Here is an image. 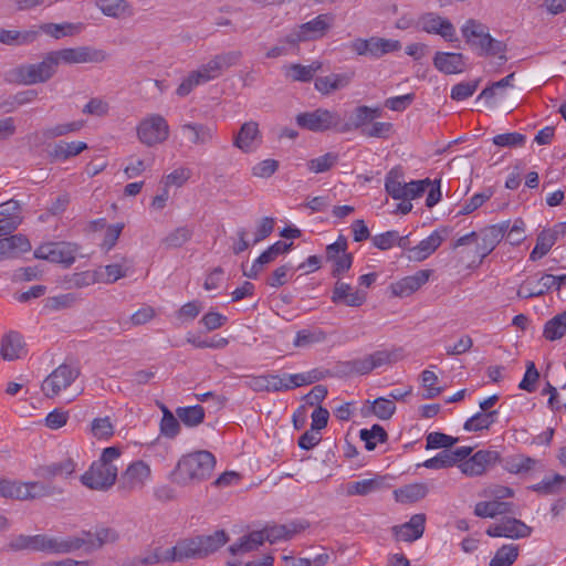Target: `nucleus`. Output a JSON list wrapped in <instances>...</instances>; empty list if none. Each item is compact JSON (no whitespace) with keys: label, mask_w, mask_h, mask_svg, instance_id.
Returning <instances> with one entry per match:
<instances>
[{"label":"nucleus","mask_w":566,"mask_h":566,"mask_svg":"<svg viewBox=\"0 0 566 566\" xmlns=\"http://www.w3.org/2000/svg\"><path fill=\"white\" fill-rule=\"evenodd\" d=\"M216 465L214 455L206 450L188 453L178 461L171 480L179 485L200 483L210 478Z\"/></svg>","instance_id":"obj_1"},{"label":"nucleus","mask_w":566,"mask_h":566,"mask_svg":"<svg viewBox=\"0 0 566 566\" xmlns=\"http://www.w3.org/2000/svg\"><path fill=\"white\" fill-rule=\"evenodd\" d=\"M120 449L117 447L105 448L99 459L94 461L90 469L81 475L82 484L91 490H109L117 481L118 469L114 461L120 457Z\"/></svg>","instance_id":"obj_2"},{"label":"nucleus","mask_w":566,"mask_h":566,"mask_svg":"<svg viewBox=\"0 0 566 566\" xmlns=\"http://www.w3.org/2000/svg\"><path fill=\"white\" fill-rule=\"evenodd\" d=\"M81 542L77 539L67 541L66 538L49 537L44 534L38 535H18L10 539L7 544V551H33L45 552L51 554H67L78 551Z\"/></svg>","instance_id":"obj_3"},{"label":"nucleus","mask_w":566,"mask_h":566,"mask_svg":"<svg viewBox=\"0 0 566 566\" xmlns=\"http://www.w3.org/2000/svg\"><path fill=\"white\" fill-rule=\"evenodd\" d=\"M57 71L56 60L51 52L39 63L22 64L9 73L11 83L33 85L50 81Z\"/></svg>","instance_id":"obj_4"},{"label":"nucleus","mask_w":566,"mask_h":566,"mask_svg":"<svg viewBox=\"0 0 566 566\" xmlns=\"http://www.w3.org/2000/svg\"><path fill=\"white\" fill-rule=\"evenodd\" d=\"M51 489L41 482H20L0 479V496L19 501L51 495Z\"/></svg>","instance_id":"obj_5"},{"label":"nucleus","mask_w":566,"mask_h":566,"mask_svg":"<svg viewBox=\"0 0 566 566\" xmlns=\"http://www.w3.org/2000/svg\"><path fill=\"white\" fill-rule=\"evenodd\" d=\"M296 124L311 132H325L334 129L339 133L340 115L326 108H317L313 112L300 113Z\"/></svg>","instance_id":"obj_6"},{"label":"nucleus","mask_w":566,"mask_h":566,"mask_svg":"<svg viewBox=\"0 0 566 566\" xmlns=\"http://www.w3.org/2000/svg\"><path fill=\"white\" fill-rule=\"evenodd\" d=\"M78 249L80 247L76 243L64 241L46 242L35 249L34 258L60 263L69 268L75 262Z\"/></svg>","instance_id":"obj_7"},{"label":"nucleus","mask_w":566,"mask_h":566,"mask_svg":"<svg viewBox=\"0 0 566 566\" xmlns=\"http://www.w3.org/2000/svg\"><path fill=\"white\" fill-rule=\"evenodd\" d=\"M137 136L148 147L161 144L169 136L168 123L161 115H150L138 124Z\"/></svg>","instance_id":"obj_8"},{"label":"nucleus","mask_w":566,"mask_h":566,"mask_svg":"<svg viewBox=\"0 0 566 566\" xmlns=\"http://www.w3.org/2000/svg\"><path fill=\"white\" fill-rule=\"evenodd\" d=\"M349 48L358 55L378 59L387 53L399 51L401 44L398 40L371 36L369 39H355L350 42Z\"/></svg>","instance_id":"obj_9"},{"label":"nucleus","mask_w":566,"mask_h":566,"mask_svg":"<svg viewBox=\"0 0 566 566\" xmlns=\"http://www.w3.org/2000/svg\"><path fill=\"white\" fill-rule=\"evenodd\" d=\"M51 53L55 57L57 66L60 63H102L108 57L104 50L93 49L91 46L67 48L51 51Z\"/></svg>","instance_id":"obj_10"},{"label":"nucleus","mask_w":566,"mask_h":566,"mask_svg":"<svg viewBox=\"0 0 566 566\" xmlns=\"http://www.w3.org/2000/svg\"><path fill=\"white\" fill-rule=\"evenodd\" d=\"M80 376V369L66 364L60 365L43 381L42 391L49 398H53L66 389Z\"/></svg>","instance_id":"obj_11"},{"label":"nucleus","mask_w":566,"mask_h":566,"mask_svg":"<svg viewBox=\"0 0 566 566\" xmlns=\"http://www.w3.org/2000/svg\"><path fill=\"white\" fill-rule=\"evenodd\" d=\"M150 476V468L144 461H134L117 476L118 490L129 493L142 489Z\"/></svg>","instance_id":"obj_12"},{"label":"nucleus","mask_w":566,"mask_h":566,"mask_svg":"<svg viewBox=\"0 0 566 566\" xmlns=\"http://www.w3.org/2000/svg\"><path fill=\"white\" fill-rule=\"evenodd\" d=\"M461 32L465 42L476 50L479 55H485L488 46L492 43V36L486 25L474 19H469L461 28Z\"/></svg>","instance_id":"obj_13"},{"label":"nucleus","mask_w":566,"mask_h":566,"mask_svg":"<svg viewBox=\"0 0 566 566\" xmlns=\"http://www.w3.org/2000/svg\"><path fill=\"white\" fill-rule=\"evenodd\" d=\"M509 221H503L497 224L485 227L478 232L476 253L481 260L488 256L496 248L505 237Z\"/></svg>","instance_id":"obj_14"},{"label":"nucleus","mask_w":566,"mask_h":566,"mask_svg":"<svg viewBox=\"0 0 566 566\" xmlns=\"http://www.w3.org/2000/svg\"><path fill=\"white\" fill-rule=\"evenodd\" d=\"M119 538L118 532L112 527H99L94 533L83 531L80 536H69L67 541L77 539L81 542L78 549L86 547L87 551H96L106 544H114Z\"/></svg>","instance_id":"obj_15"},{"label":"nucleus","mask_w":566,"mask_h":566,"mask_svg":"<svg viewBox=\"0 0 566 566\" xmlns=\"http://www.w3.org/2000/svg\"><path fill=\"white\" fill-rule=\"evenodd\" d=\"M531 533L532 527L514 517H504L486 530V534L491 537L525 538L528 537Z\"/></svg>","instance_id":"obj_16"},{"label":"nucleus","mask_w":566,"mask_h":566,"mask_svg":"<svg viewBox=\"0 0 566 566\" xmlns=\"http://www.w3.org/2000/svg\"><path fill=\"white\" fill-rule=\"evenodd\" d=\"M500 461L494 450H480L459 464L461 472L469 476L482 475L486 469Z\"/></svg>","instance_id":"obj_17"},{"label":"nucleus","mask_w":566,"mask_h":566,"mask_svg":"<svg viewBox=\"0 0 566 566\" xmlns=\"http://www.w3.org/2000/svg\"><path fill=\"white\" fill-rule=\"evenodd\" d=\"M382 109L380 107H369L366 105L357 106L348 122H343L340 117L339 133H348L355 129L366 128L368 123L381 117Z\"/></svg>","instance_id":"obj_18"},{"label":"nucleus","mask_w":566,"mask_h":566,"mask_svg":"<svg viewBox=\"0 0 566 566\" xmlns=\"http://www.w3.org/2000/svg\"><path fill=\"white\" fill-rule=\"evenodd\" d=\"M421 29L427 33L439 34L449 42L458 41L453 24L437 13H426L420 18Z\"/></svg>","instance_id":"obj_19"},{"label":"nucleus","mask_w":566,"mask_h":566,"mask_svg":"<svg viewBox=\"0 0 566 566\" xmlns=\"http://www.w3.org/2000/svg\"><path fill=\"white\" fill-rule=\"evenodd\" d=\"M430 275L431 270H419L412 275L405 276L390 284L391 294L397 297L410 296L428 282Z\"/></svg>","instance_id":"obj_20"},{"label":"nucleus","mask_w":566,"mask_h":566,"mask_svg":"<svg viewBox=\"0 0 566 566\" xmlns=\"http://www.w3.org/2000/svg\"><path fill=\"white\" fill-rule=\"evenodd\" d=\"M424 525L426 515L423 513H418L412 515L408 522L394 526L391 531L397 541L411 543L422 537Z\"/></svg>","instance_id":"obj_21"},{"label":"nucleus","mask_w":566,"mask_h":566,"mask_svg":"<svg viewBox=\"0 0 566 566\" xmlns=\"http://www.w3.org/2000/svg\"><path fill=\"white\" fill-rule=\"evenodd\" d=\"M334 23V17L331 13H322L308 22L298 25L300 32L305 36V41H316L324 38Z\"/></svg>","instance_id":"obj_22"},{"label":"nucleus","mask_w":566,"mask_h":566,"mask_svg":"<svg viewBox=\"0 0 566 566\" xmlns=\"http://www.w3.org/2000/svg\"><path fill=\"white\" fill-rule=\"evenodd\" d=\"M331 300L334 304L358 307L366 301V293L354 290L350 284L338 280L332 291Z\"/></svg>","instance_id":"obj_23"},{"label":"nucleus","mask_w":566,"mask_h":566,"mask_svg":"<svg viewBox=\"0 0 566 566\" xmlns=\"http://www.w3.org/2000/svg\"><path fill=\"white\" fill-rule=\"evenodd\" d=\"M555 275L543 274L539 279L527 277L517 290V297L532 298L547 293L554 287Z\"/></svg>","instance_id":"obj_24"},{"label":"nucleus","mask_w":566,"mask_h":566,"mask_svg":"<svg viewBox=\"0 0 566 566\" xmlns=\"http://www.w3.org/2000/svg\"><path fill=\"white\" fill-rule=\"evenodd\" d=\"M22 220V208L19 201L10 199L0 203V222L7 235L15 231Z\"/></svg>","instance_id":"obj_25"},{"label":"nucleus","mask_w":566,"mask_h":566,"mask_svg":"<svg viewBox=\"0 0 566 566\" xmlns=\"http://www.w3.org/2000/svg\"><path fill=\"white\" fill-rule=\"evenodd\" d=\"M31 250V243L23 234H13L0 239V261L15 259Z\"/></svg>","instance_id":"obj_26"},{"label":"nucleus","mask_w":566,"mask_h":566,"mask_svg":"<svg viewBox=\"0 0 566 566\" xmlns=\"http://www.w3.org/2000/svg\"><path fill=\"white\" fill-rule=\"evenodd\" d=\"M229 539V535L224 530H218L210 535L196 536L195 541L200 559L216 553L219 548L226 545Z\"/></svg>","instance_id":"obj_27"},{"label":"nucleus","mask_w":566,"mask_h":566,"mask_svg":"<svg viewBox=\"0 0 566 566\" xmlns=\"http://www.w3.org/2000/svg\"><path fill=\"white\" fill-rule=\"evenodd\" d=\"M354 77V72L332 73L326 76H318L314 86L323 95H329L335 91H339L348 86Z\"/></svg>","instance_id":"obj_28"},{"label":"nucleus","mask_w":566,"mask_h":566,"mask_svg":"<svg viewBox=\"0 0 566 566\" xmlns=\"http://www.w3.org/2000/svg\"><path fill=\"white\" fill-rule=\"evenodd\" d=\"M256 140L261 142V133L258 123L251 120L242 124L233 145L243 153H250L256 148L254 145Z\"/></svg>","instance_id":"obj_29"},{"label":"nucleus","mask_w":566,"mask_h":566,"mask_svg":"<svg viewBox=\"0 0 566 566\" xmlns=\"http://www.w3.org/2000/svg\"><path fill=\"white\" fill-rule=\"evenodd\" d=\"M24 354L23 337L14 331L4 334L1 338L0 355L2 359L12 361L20 359Z\"/></svg>","instance_id":"obj_30"},{"label":"nucleus","mask_w":566,"mask_h":566,"mask_svg":"<svg viewBox=\"0 0 566 566\" xmlns=\"http://www.w3.org/2000/svg\"><path fill=\"white\" fill-rule=\"evenodd\" d=\"M448 234L447 229L436 230L428 238L421 240L416 247L410 249L413 259L424 260L431 255L444 241Z\"/></svg>","instance_id":"obj_31"},{"label":"nucleus","mask_w":566,"mask_h":566,"mask_svg":"<svg viewBox=\"0 0 566 566\" xmlns=\"http://www.w3.org/2000/svg\"><path fill=\"white\" fill-rule=\"evenodd\" d=\"M433 64L444 74H457L463 71L464 56L461 53L437 52Z\"/></svg>","instance_id":"obj_32"},{"label":"nucleus","mask_w":566,"mask_h":566,"mask_svg":"<svg viewBox=\"0 0 566 566\" xmlns=\"http://www.w3.org/2000/svg\"><path fill=\"white\" fill-rule=\"evenodd\" d=\"M505 471L512 474H526L535 469L538 461L522 453L513 454L500 461Z\"/></svg>","instance_id":"obj_33"},{"label":"nucleus","mask_w":566,"mask_h":566,"mask_svg":"<svg viewBox=\"0 0 566 566\" xmlns=\"http://www.w3.org/2000/svg\"><path fill=\"white\" fill-rule=\"evenodd\" d=\"M406 184L403 180V170L400 166L389 170L385 179V189L395 200H406Z\"/></svg>","instance_id":"obj_34"},{"label":"nucleus","mask_w":566,"mask_h":566,"mask_svg":"<svg viewBox=\"0 0 566 566\" xmlns=\"http://www.w3.org/2000/svg\"><path fill=\"white\" fill-rule=\"evenodd\" d=\"M181 132L195 145H205L211 142L213 137V130L210 126L198 123L182 125Z\"/></svg>","instance_id":"obj_35"},{"label":"nucleus","mask_w":566,"mask_h":566,"mask_svg":"<svg viewBox=\"0 0 566 566\" xmlns=\"http://www.w3.org/2000/svg\"><path fill=\"white\" fill-rule=\"evenodd\" d=\"M429 489L424 483L407 484L394 491L395 499L400 503H415L427 496Z\"/></svg>","instance_id":"obj_36"},{"label":"nucleus","mask_w":566,"mask_h":566,"mask_svg":"<svg viewBox=\"0 0 566 566\" xmlns=\"http://www.w3.org/2000/svg\"><path fill=\"white\" fill-rule=\"evenodd\" d=\"M528 489L541 495L559 494L566 489V476L556 473L551 478H545L537 484L528 486Z\"/></svg>","instance_id":"obj_37"},{"label":"nucleus","mask_w":566,"mask_h":566,"mask_svg":"<svg viewBox=\"0 0 566 566\" xmlns=\"http://www.w3.org/2000/svg\"><path fill=\"white\" fill-rule=\"evenodd\" d=\"M552 230H542L536 238V244L530 254L531 261H537L546 255L557 241Z\"/></svg>","instance_id":"obj_38"},{"label":"nucleus","mask_w":566,"mask_h":566,"mask_svg":"<svg viewBox=\"0 0 566 566\" xmlns=\"http://www.w3.org/2000/svg\"><path fill=\"white\" fill-rule=\"evenodd\" d=\"M337 367L338 370L345 375H367L374 370L369 355L363 358L339 361Z\"/></svg>","instance_id":"obj_39"},{"label":"nucleus","mask_w":566,"mask_h":566,"mask_svg":"<svg viewBox=\"0 0 566 566\" xmlns=\"http://www.w3.org/2000/svg\"><path fill=\"white\" fill-rule=\"evenodd\" d=\"M302 528L303 526L297 525L296 523L266 526L264 528L265 538L270 543H275L281 539H289Z\"/></svg>","instance_id":"obj_40"},{"label":"nucleus","mask_w":566,"mask_h":566,"mask_svg":"<svg viewBox=\"0 0 566 566\" xmlns=\"http://www.w3.org/2000/svg\"><path fill=\"white\" fill-rule=\"evenodd\" d=\"M511 503L500 501L479 502L474 507V514L479 517H495L511 512Z\"/></svg>","instance_id":"obj_41"},{"label":"nucleus","mask_w":566,"mask_h":566,"mask_svg":"<svg viewBox=\"0 0 566 566\" xmlns=\"http://www.w3.org/2000/svg\"><path fill=\"white\" fill-rule=\"evenodd\" d=\"M176 416L187 427H197L205 420V409L200 405L178 407Z\"/></svg>","instance_id":"obj_42"},{"label":"nucleus","mask_w":566,"mask_h":566,"mask_svg":"<svg viewBox=\"0 0 566 566\" xmlns=\"http://www.w3.org/2000/svg\"><path fill=\"white\" fill-rule=\"evenodd\" d=\"M96 6L106 17L119 18L132 14V7L126 0H98Z\"/></svg>","instance_id":"obj_43"},{"label":"nucleus","mask_w":566,"mask_h":566,"mask_svg":"<svg viewBox=\"0 0 566 566\" xmlns=\"http://www.w3.org/2000/svg\"><path fill=\"white\" fill-rule=\"evenodd\" d=\"M543 335L548 340L560 339L566 335V311L546 322Z\"/></svg>","instance_id":"obj_44"},{"label":"nucleus","mask_w":566,"mask_h":566,"mask_svg":"<svg viewBox=\"0 0 566 566\" xmlns=\"http://www.w3.org/2000/svg\"><path fill=\"white\" fill-rule=\"evenodd\" d=\"M359 438L365 442V448L373 451L377 442L385 443L388 440V433L380 424H374L370 429H361Z\"/></svg>","instance_id":"obj_45"},{"label":"nucleus","mask_w":566,"mask_h":566,"mask_svg":"<svg viewBox=\"0 0 566 566\" xmlns=\"http://www.w3.org/2000/svg\"><path fill=\"white\" fill-rule=\"evenodd\" d=\"M326 339V333L318 328H304L296 333L293 345L298 348L308 347Z\"/></svg>","instance_id":"obj_46"},{"label":"nucleus","mask_w":566,"mask_h":566,"mask_svg":"<svg viewBox=\"0 0 566 566\" xmlns=\"http://www.w3.org/2000/svg\"><path fill=\"white\" fill-rule=\"evenodd\" d=\"M40 30L45 34L61 39L63 36H72L81 30V24H73L70 22L64 23H44L40 25Z\"/></svg>","instance_id":"obj_47"},{"label":"nucleus","mask_w":566,"mask_h":566,"mask_svg":"<svg viewBox=\"0 0 566 566\" xmlns=\"http://www.w3.org/2000/svg\"><path fill=\"white\" fill-rule=\"evenodd\" d=\"M396 411V405L391 399L385 397L376 398L369 406L367 412L380 420L390 419Z\"/></svg>","instance_id":"obj_48"},{"label":"nucleus","mask_w":566,"mask_h":566,"mask_svg":"<svg viewBox=\"0 0 566 566\" xmlns=\"http://www.w3.org/2000/svg\"><path fill=\"white\" fill-rule=\"evenodd\" d=\"M518 557L517 545H503L491 559L489 566H512Z\"/></svg>","instance_id":"obj_49"},{"label":"nucleus","mask_w":566,"mask_h":566,"mask_svg":"<svg viewBox=\"0 0 566 566\" xmlns=\"http://www.w3.org/2000/svg\"><path fill=\"white\" fill-rule=\"evenodd\" d=\"M381 486H382L381 478L356 481V482L348 484L347 494L348 495H367V494L378 491Z\"/></svg>","instance_id":"obj_50"},{"label":"nucleus","mask_w":566,"mask_h":566,"mask_svg":"<svg viewBox=\"0 0 566 566\" xmlns=\"http://www.w3.org/2000/svg\"><path fill=\"white\" fill-rule=\"evenodd\" d=\"M163 418L160 432L167 438H175L180 431L179 419L165 405H161Z\"/></svg>","instance_id":"obj_51"},{"label":"nucleus","mask_w":566,"mask_h":566,"mask_svg":"<svg viewBox=\"0 0 566 566\" xmlns=\"http://www.w3.org/2000/svg\"><path fill=\"white\" fill-rule=\"evenodd\" d=\"M75 471V463L67 458L61 462L51 463L42 468V475L45 478L69 476Z\"/></svg>","instance_id":"obj_52"},{"label":"nucleus","mask_w":566,"mask_h":566,"mask_svg":"<svg viewBox=\"0 0 566 566\" xmlns=\"http://www.w3.org/2000/svg\"><path fill=\"white\" fill-rule=\"evenodd\" d=\"M82 127H83V122H81V120H75V122L65 123V124H57L55 126L46 127V128L42 129L41 136L44 139H53L56 137L67 135L70 133L78 132Z\"/></svg>","instance_id":"obj_53"},{"label":"nucleus","mask_w":566,"mask_h":566,"mask_svg":"<svg viewBox=\"0 0 566 566\" xmlns=\"http://www.w3.org/2000/svg\"><path fill=\"white\" fill-rule=\"evenodd\" d=\"M338 161V154L326 153L323 156L313 158L307 161L306 166L311 172L321 174L326 172L334 167Z\"/></svg>","instance_id":"obj_54"},{"label":"nucleus","mask_w":566,"mask_h":566,"mask_svg":"<svg viewBox=\"0 0 566 566\" xmlns=\"http://www.w3.org/2000/svg\"><path fill=\"white\" fill-rule=\"evenodd\" d=\"M373 369L382 367V366H389L395 363H397L401 358V350L400 349H394V350H376L373 354H369Z\"/></svg>","instance_id":"obj_55"},{"label":"nucleus","mask_w":566,"mask_h":566,"mask_svg":"<svg viewBox=\"0 0 566 566\" xmlns=\"http://www.w3.org/2000/svg\"><path fill=\"white\" fill-rule=\"evenodd\" d=\"M293 242L286 243L283 241H277L270 245L265 251H263L258 258V263H262L266 265L273 262L279 255L284 254L291 250Z\"/></svg>","instance_id":"obj_56"},{"label":"nucleus","mask_w":566,"mask_h":566,"mask_svg":"<svg viewBox=\"0 0 566 566\" xmlns=\"http://www.w3.org/2000/svg\"><path fill=\"white\" fill-rule=\"evenodd\" d=\"M493 196V190L491 188L484 189L482 192L475 193L468 201L464 202L461 210L459 211V216H467L479 209Z\"/></svg>","instance_id":"obj_57"},{"label":"nucleus","mask_w":566,"mask_h":566,"mask_svg":"<svg viewBox=\"0 0 566 566\" xmlns=\"http://www.w3.org/2000/svg\"><path fill=\"white\" fill-rule=\"evenodd\" d=\"M191 235V229L188 227H179L163 239V244L167 248H180L190 240Z\"/></svg>","instance_id":"obj_58"},{"label":"nucleus","mask_w":566,"mask_h":566,"mask_svg":"<svg viewBox=\"0 0 566 566\" xmlns=\"http://www.w3.org/2000/svg\"><path fill=\"white\" fill-rule=\"evenodd\" d=\"M91 432L96 439H109L114 434V426L109 417L95 418L91 424Z\"/></svg>","instance_id":"obj_59"},{"label":"nucleus","mask_w":566,"mask_h":566,"mask_svg":"<svg viewBox=\"0 0 566 566\" xmlns=\"http://www.w3.org/2000/svg\"><path fill=\"white\" fill-rule=\"evenodd\" d=\"M427 449H439L444 448L447 450L448 448L452 447L458 442V438H453L451 436H448L442 432H430L427 436Z\"/></svg>","instance_id":"obj_60"},{"label":"nucleus","mask_w":566,"mask_h":566,"mask_svg":"<svg viewBox=\"0 0 566 566\" xmlns=\"http://www.w3.org/2000/svg\"><path fill=\"white\" fill-rule=\"evenodd\" d=\"M480 81L461 82L451 90V98L454 101H464L472 96L479 86Z\"/></svg>","instance_id":"obj_61"},{"label":"nucleus","mask_w":566,"mask_h":566,"mask_svg":"<svg viewBox=\"0 0 566 566\" xmlns=\"http://www.w3.org/2000/svg\"><path fill=\"white\" fill-rule=\"evenodd\" d=\"M176 549L180 562L189 558L200 559L195 537L179 541L176 544Z\"/></svg>","instance_id":"obj_62"},{"label":"nucleus","mask_w":566,"mask_h":566,"mask_svg":"<svg viewBox=\"0 0 566 566\" xmlns=\"http://www.w3.org/2000/svg\"><path fill=\"white\" fill-rule=\"evenodd\" d=\"M202 78V75L199 72H197V70L190 72L188 76L184 78V81L177 87V95L180 97L189 95L196 86L205 83Z\"/></svg>","instance_id":"obj_63"},{"label":"nucleus","mask_w":566,"mask_h":566,"mask_svg":"<svg viewBox=\"0 0 566 566\" xmlns=\"http://www.w3.org/2000/svg\"><path fill=\"white\" fill-rule=\"evenodd\" d=\"M213 59L218 63V69L222 73L224 70H228L240 62L242 59V52L239 50L222 52L214 55Z\"/></svg>","instance_id":"obj_64"}]
</instances>
